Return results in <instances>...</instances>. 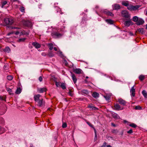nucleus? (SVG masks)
<instances>
[{
    "label": "nucleus",
    "mask_w": 147,
    "mask_h": 147,
    "mask_svg": "<svg viewBox=\"0 0 147 147\" xmlns=\"http://www.w3.org/2000/svg\"><path fill=\"white\" fill-rule=\"evenodd\" d=\"M4 21L7 25H11L14 22V21L12 18H5Z\"/></svg>",
    "instance_id": "obj_1"
},
{
    "label": "nucleus",
    "mask_w": 147,
    "mask_h": 147,
    "mask_svg": "<svg viewBox=\"0 0 147 147\" xmlns=\"http://www.w3.org/2000/svg\"><path fill=\"white\" fill-rule=\"evenodd\" d=\"M36 104L39 107H42L45 105V102L43 98L35 102Z\"/></svg>",
    "instance_id": "obj_2"
},
{
    "label": "nucleus",
    "mask_w": 147,
    "mask_h": 147,
    "mask_svg": "<svg viewBox=\"0 0 147 147\" xmlns=\"http://www.w3.org/2000/svg\"><path fill=\"white\" fill-rule=\"evenodd\" d=\"M22 22L24 26L28 27L31 26L32 23L30 21L24 20H22Z\"/></svg>",
    "instance_id": "obj_3"
},
{
    "label": "nucleus",
    "mask_w": 147,
    "mask_h": 147,
    "mask_svg": "<svg viewBox=\"0 0 147 147\" xmlns=\"http://www.w3.org/2000/svg\"><path fill=\"white\" fill-rule=\"evenodd\" d=\"M127 7V9L130 11L136 10L139 8V7H138V5L134 6L132 5H129Z\"/></svg>",
    "instance_id": "obj_4"
},
{
    "label": "nucleus",
    "mask_w": 147,
    "mask_h": 147,
    "mask_svg": "<svg viewBox=\"0 0 147 147\" xmlns=\"http://www.w3.org/2000/svg\"><path fill=\"white\" fill-rule=\"evenodd\" d=\"M118 102L121 105L125 106L126 105L127 102L121 98H119L118 99Z\"/></svg>",
    "instance_id": "obj_5"
},
{
    "label": "nucleus",
    "mask_w": 147,
    "mask_h": 147,
    "mask_svg": "<svg viewBox=\"0 0 147 147\" xmlns=\"http://www.w3.org/2000/svg\"><path fill=\"white\" fill-rule=\"evenodd\" d=\"M113 10H118L121 8L120 5L118 4H114L112 5Z\"/></svg>",
    "instance_id": "obj_6"
},
{
    "label": "nucleus",
    "mask_w": 147,
    "mask_h": 147,
    "mask_svg": "<svg viewBox=\"0 0 147 147\" xmlns=\"http://www.w3.org/2000/svg\"><path fill=\"white\" fill-rule=\"evenodd\" d=\"M41 95L40 94H37L36 95H35L34 96V100L35 101V102L38 101V100H39L41 99H42V98H40Z\"/></svg>",
    "instance_id": "obj_7"
},
{
    "label": "nucleus",
    "mask_w": 147,
    "mask_h": 147,
    "mask_svg": "<svg viewBox=\"0 0 147 147\" xmlns=\"http://www.w3.org/2000/svg\"><path fill=\"white\" fill-rule=\"evenodd\" d=\"M114 107H115L114 109L117 111L121 110L123 109V108H121V106L117 103L115 105Z\"/></svg>",
    "instance_id": "obj_8"
},
{
    "label": "nucleus",
    "mask_w": 147,
    "mask_h": 147,
    "mask_svg": "<svg viewBox=\"0 0 147 147\" xmlns=\"http://www.w3.org/2000/svg\"><path fill=\"white\" fill-rule=\"evenodd\" d=\"M51 35L54 37L56 38H59L61 37L62 35L60 33L57 32H54L52 33Z\"/></svg>",
    "instance_id": "obj_9"
},
{
    "label": "nucleus",
    "mask_w": 147,
    "mask_h": 147,
    "mask_svg": "<svg viewBox=\"0 0 147 147\" xmlns=\"http://www.w3.org/2000/svg\"><path fill=\"white\" fill-rule=\"evenodd\" d=\"M124 24L125 26L129 27L130 25H133L134 23L131 20H129L125 21L124 22Z\"/></svg>",
    "instance_id": "obj_10"
},
{
    "label": "nucleus",
    "mask_w": 147,
    "mask_h": 147,
    "mask_svg": "<svg viewBox=\"0 0 147 147\" xmlns=\"http://www.w3.org/2000/svg\"><path fill=\"white\" fill-rule=\"evenodd\" d=\"M32 45L36 49H38L41 47V45L36 42H33L32 43Z\"/></svg>",
    "instance_id": "obj_11"
},
{
    "label": "nucleus",
    "mask_w": 147,
    "mask_h": 147,
    "mask_svg": "<svg viewBox=\"0 0 147 147\" xmlns=\"http://www.w3.org/2000/svg\"><path fill=\"white\" fill-rule=\"evenodd\" d=\"M144 22V20L140 18L138 19V21L136 23V24L138 25H140L143 24Z\"/></svg>",
    "instance_id": "obj_12"
},
{
    "label": "nucleus",
    "mask_w": 147,
    "mask_h": 147,
    "mask_svg": "<svg viewBox=\"0 0 147 147\" xmlns=\"http://www.w3.org/2000/svg\"><path fill=\"white\" fill-rule=\"evenodd\" d=\"M122 16L124 18H128L129 17V13L126 11H123L122 13Z\"/></svg>",
    "instance_id": "obj_13"
},
{
    "label": "nucleus",
    "mask_w": 147,
    "mask_h": 147,
    "mask_svg": "<svg viewBox=\"0 0 147 147\" xmlns=\"http://www.w3.org/2000/svg\"><path fill=\"white\" fill-rule=\"evenodd\" d=\"M47 90L46 88H38L37 89V91L38 93H42L44 92H46Z\"/></svg>",
    "instance_id": "obj_14"
},
{
    "label": "nucleus",
    "mask_w": 147,
    "mask_h": 147,
    "mask_svg": "<svg viewBox=\"0 0 147 147\" xmlns=\"http://www.w3.org/2000/svg\"><path fill=\"white\" fill-rule=\"evenodd\" d=\"M93 105L92 104H90L88 105V108H90L92 110H98V109L96 107H95L93 106Z\"/></svg>",
    "instance_id": "obj_15"
},
{
    "label": "nucleus",
    "mask_w": 147,
    "mask_h": 147,
    "mask_svg": "<svg viewBox=\"0 0 147 147\" xmlns=\"http://www.w3.org/2000/svg\"><path fill=\"white\" fill-rule=\"evenodd\" d=\"M73 71L76 74H82V70L80 68H77L74 69Z\"/></svg>",
    "instance_id": "obj_16"
},
{
    "label": "nucleus",
    "mask_w": 147,
    "mask_h": 147,
    "mask_svg": "<svg viewBox=\"0 0 147 147\" xmlns=\"http://www.w3.org/2000/svg\"><path fill=\"white\" fill-rule=\"evenodd\" d=\"M111 113L112 116L115 119H119L120 118L119 116L117 113L114 112H112Z\"/></svg>",
    "instance_id": "obj_17"
},
{
    "label": "nucleus",
    "mask_w": 147,
    "mask_h": 147,
    "mask_svg": "<svg viewBox=\"0 0 147 147\" xmlns=\"http://www.w3.org/2000/svg\"><path fill=\"white\" fill-rule=\"evenodd\" d=\"M134 86L132 87L130 90V92L131 93V95L133 97H134L135 95V90L134 88Z\"/></svg>",
    "instance_id": "obj_18"
},
{
    "label": "nucleus",
    "mask_w": 147,
    "mask_h": 147,
    "mask_svg": "<svg viewBox=\"0 0 147 147\" xmlns=\"http://www.w3.org/2000/svg\"><path fill=\"white\" fill-rule=\"evenodd\" d=\"M71 76L72 78V79L73 80V81L74 84H75L77 82V79L76 78V77L75 75L73 74L71 72Z\"/></svg>",
    "instance_id": "obj_19"
},
{
    "label": "nucleus",
    "mask_w": 147,
    "mask_h": 147,
    "mask_svg": "<svg viewBox=\"0 0 147 147\" xmlns=\"http://www.w3.org/2000/svg\"><path fill=\"white\" fill-rule=\"evenodd\" d=\"M51 80L54 81L55 82L56 85L57 86V84L58 83L57 82V78L55 77V76H52L51 78Z\"/></svg>",
    "instance_id": "obj_20"
},
{
    "label": "nucleus",
    "mask_w": 147,
    "mask_h": 147,
    "mask_svg": "<svg viewBox=\"0 0 147 147\" xmlns=\"http://www.w3.org/2000/svg\"><path fill=\"white\" fill-rule=\"evenodd\" d=\"M92 96L94 98H97L98 97L99 94L96 92H94L92 94Z\"/></svg>",
    "instance_id": "obj_21"
},
{
    "label": "nucleus",
    "mask_w": 147,
    "mask_h": 147,
    "mask_svg": "<svg viewBox=\"0 0 147 147\" xmlns=\"http://www.w3.org/2000/svg\"><path fill=\"white\" fill-rule=\"evenodd\" d=\"M105 21L110 24H113L114 23V21L111 19H106Z\"/></svg>",
    "instance_id": "obj_22"
},
{
    "label": "nucleus",
    "mask_w": 147,
    "mask_h": 147,
    "mask_svg": "<svg viewBox=\"0 0 147 147\" xmlns=\"http://www.w3.org/2000/svg\"><path fill=\"white\" fill-rule=\"evenodd\" d=\"M121 4H122V5L123 6L127 7L129 5V3H128V1H122Z\"/></svg>",
    "instance_id": "obj_23"
},
{
    "label": "nucleus",
    "mask_w": 147,
    "mask_h": 147,
    "mask_svg": "<svg viewBox=\"0 0 147 147\" xmlns=\"http://www.w3.org/2000/svg\"><path fill=\"white\" fill-rule=\"evenodd\" d=\"M137 31L140 33L142 34H144L145 33V32L143 28H139L138 29Z\"/></svg>",
    "instance_id": "obj_24"
},
{
    "label": "nucleus",
    "mask_w": 147,
    "mask_h": 147,
    "mask_svg": "<svg viewBox=\"0 0 147 147\" xmlns=\"http://www.w3.org/2000/svg\"><path fill=\"white\" fill-rule=\"evenodd\" d=\"M84 120L86 122V123L91 127L93 128V129H94H94H95V128L93 126V125L91 123H90L88 121L86 120V119H84Z\"/></svg>",
    "instance_id": "obj_25"
},
{
    "label": "nucleus",
    "mask_w": 147,
    "mask_h": 147,
    "mask_svg": "<svg viewBox=\"0 0 147 147\" xmlns=\"http://www.w3.org/2000/svg\"><path fill=\"white\" fill-rule=\"evenodd\" d=\"M22 91V89L20 87L18 88L16 91L15 92V93L17 94H19Z\"/></svg>",
    "instance_id": "obj_26"
},
{
    "label": "nucleus",
    "mask_w": 147,
    "mask_h": 147,
    "mask_svg": "<svg viewBox=\"0 0 147 147\" xmlns=\"http://www.w3.org/2000/svg\"><path fill=\"white\" fill-rule=\"evenodd\" d=\"M142 94L145 98H147V92L146 91L144 90L142 91Z\"/></svg>",
    "instance_id": "obj_27"
},
{
    "label": "nucleus",
    "mask_w": 147,
    "mask_h": 147,
    "mask_svg": "<svg viewBox=\"0 0 147 147\" xmlns=\"http://www.w3.org/2000/svg\"><path fill=\"white\" fill-rule=\"evenodd\" d=\"M145 76L142 75H140L139 77V79L141 81H143L145 79Z\"/></svg>",
    "instance_id": "obj_28"
},
{
    "label": "nucleus",
    "mask_w": 147,
    "mask_h": 147,
    "mask_svg": "<svg viewBox=\"0 0 147 147\" xmlns=\"http://www.w3.org/2000/svg\"><path fill=\"white\" fill-rule=\"evenodd\" d=\"M10 49L8 47H5V49L3 50V51L7 53H9L10 51Z\"/></svg>",
    "instance_id": "obj_29"
},
{
    "label": "nucleus",
    "mask_w": 147,
    "mask_h": 147,
    "mask_svg": "<svg viewBox=\"0 0 147 147\" xmlns=\"http://www.w3.org/2000/svg\"><path fill=\"white\" fill-rule=\"evenodd\" d=\"M49 49L52 50L53 48V44L52 43H50L48 44V45Z\"/></svg>",
    "instance_id": "obj_30"
},
{
    "label": "nucleus",
    "mask_w": 147,
    "mask_h": 147,
    "mask_svg": "<svg viewBox=\"0 0 147 147\" xmlns=\"http://www.w3.org/2000/svg\"><path fill=\"white\" fill-rule=\"evenodd\" d=\"M47 55L50 57H52L54 56V54L52 51H50L49 52Z\"/></svg>",
    "instance_id": "obj_31"
},
{
    "label": "nucleus",
    "mask_w": 147,
    "mask_h": 147,
    "mask_svg": "<svg viewBox=\"0 0 147 147\" xmlns=\"http://www.w3.org/2000/svg\"><path fill=\"white\" fill-rule=\"evenodd\" d=\"M60 86L63 90H64L66 88V86L65 83H61Z\"/></svg>",
    "instance_id": "obj_32"
},
{
    "label": "nucleus",
    "mask_w": 147,
    "mask_h": 147,
    "mask_svg": "<svg viewBox=\"0 0 147 147\" xmlns=\"http://www.w3.org/2000/svg\"><path fill=\"white\" fill-rule=\"evenodd\" d=\"M139 18L137 16H134L133 18V20L136 23L138 21V20Z\"/></svg>",
    "instance_id": "obj_33"
},
{
    "label": "nucleus",
    "mask_w": 147,
    "mask_h": 147,
    "mask_svg": "<svg viewBox=\"0 0 147 147\" xmlns=\"http://www.w3.org/2000/svg\"><path fill=\"white\" fill-rule=\"evenodd\" d=\"M82 92L83 93L86 94V95H88L89 94V92L87 90H83L82 91Z\"/></svg>",
    "instance_id": "obj_34"
},
{
    "label": "nucleus",
    "mask_w": 147,
    "mask_h": 147,
    "mask_svg": "<svg viewBox=\"0 0 147 147\" xmlns=\"http://www.w3.org/2000/svg\"><path fill=\"white\" fill-rule=\"evenodd\" d=\"M26 39V38H20L18 40V42H23Z\"/></svg>",
    "instance_id": "obj_35"
},
{
    "label": "nucleus",
    "mask_w": 147,
    "mask_h": 147,
    "mask_svg": "<svg viewBox=\"0 0 147 147\" xmlns=\"http://www.w3.org/2000/svg\"><path fill=\"white\" fill-rule=\"evenodd\" d=\"M5 131V129L3 127H1V126H0V134H1Z\"/></svg>",
    "instance_id": "obj_36"
},
{
    "label": "nucleus",
    "mask_w": 147,
    "mask_h": 147,
    "mask_svg": "<svg viewBox=\"0 0 147 147\" xmlns=\"http://www.w3.org/2000/svg\"><path fill=\"white\" fill-rule=\"evenodd\" d=\"M94 132L95 133V136L94 139V140L95 141L97 140V135L96 134V131L95 129H94Z\"/></svg>",
    "instance_id": "obj_37"
},
{
    "label": "nucleus",
    "mask_w": 147,
    "mask_h": 147,
    "mask_svg": "<svg viewBox=\"0 0 147 147\" xmlns=\"http://www.w3.org/2000/svg\"><path fill=\"white\" fill-rule=\"evenodd\" d=\"M7 3V1H4L1 3V7L3 8L4 6Z\"/></svg>",
    "instance_id": "obj_38"
},
{
    "label": "nucleus",
    "mask_w": 147,
    "mask_h": 147,
    "mask_svg": "<svg viewBox=\"0 0 147 147\" xmlns=\"http://www.w3.org/2000/svg\"><path fill=\"white\" fill-rule=\"evenodd\" d=\"M129 125L130 127L134 128H136L137 126V125L136 124L133 123L129 124Z\"/></svg>",
    "instance_id": "obj_39"
},
{
    "label": "nucleus",
    "mask_w": 147,
    "mask_h": 147,
    "mask_svg": "<svg viewBox=\"0 0 147 147\" xmlns=\"http://www.w3.org/2000/svg\"><path fill=\"white\" fill-rule=\"evenodd\" d=\"M6 90L10 94H12V90L11 89L9 88H6Z\"/></svg>",
    "instance_id": "obj_40"
},
{
    "label": "nucleus",
    "mask_w": 147,
    "mask_h": 147,
    "mask_svg": "<svg viewBox=\"0 0 147 147\" xmlns=\"http://www.w3.org/2000/svg\"><path fill=\"white\" fill-rule=\"evenodd\" d=\"M25 9L24 7L23 6H21L20 8V11L23 12H24Z\"/></svg>",
    "instance_id": "obj_41"
},
{
    "label": "nucleus",
    "mask_w": 147,
    "mask_h": 147,
    "mask_svg": "<svg viewBox=\"0 0 147 147\" xmlns=\"http://www.w3.org/2000/svg\"><path fill=\"white\" fill-rule=\"evenodd\" d=\"M134 109L136 110H141L142 109V107L140 106H137L135 107Z\"/></svg>",
    "instance_id": "obj_42"
},
{
    "label": "nucleus",
    "mask_w": 147,
    "mask_h": 147,
    "mask_svg": "<svg viewBox=\"0 0 147 147\" xmlns=\"http://www.w3.org/2000/svg\"><path fill=\"white\" fill-rule=\"evenodd\" d=\"M7 79L9 80H11L13 79V77L11 76H7Z\"/></svg>",
    "instance_id": "obj_43"
},
{
    "label": "nucleus",
    "mask_w": 147,
    "mask_h": 147,
    "mask_svg": "<svg viewBox=\"0 0 147 147\" xmlns=\"http://www.w3.org/2000/svg\"><path fill=\"white\" fill-rule=\"evenodd\" d=\"M57 12H59V13L61 14H63V13L62 12L61 10V9H60V8H59L58 7H57Z\"/></svg>",
    "instance_id": "obj_44"
},
{
    "label": "nucleus",
    "mask_w": 147,
    "mask_h": 147,
    "mask_svg": "<svg viewBox=\"0 0 147 147\" xmlns=\"http://www.w3.org/2000/svg\"><path fill=\"white\" fill-rule=\"evenodd\" d=\"M104 97L106 100L107 101H109L110 100V97L109 96L106 95Z\"/></svg>",
    "instance_id": "obj_45"
},
{
    "label": "nucleus",
    "mask_w": 147,
    "mask_h": 147,
    "mask_svg": "<svg viewBox=\"0 0 147 147\" xmlns=\"http://www.w3.org/2000/svg\"><path fill=\"white\" fill-rule=\"evenodd\" d=\"M67 127V124L66 123H63L62 125V127L63 128L66 127Z\"/></svg>",
    "instance_id": "obj_46"
},
{
    "label": "nucleus",
    "mask_w": 147,
    "mask_h": 147,
    "mask_svg": "<svg viewBox=\"0 0 147 147\" xmlns=\"http://www.w3.org/2000/svg\"><path fill=\"white\" fill-rule=\"evenodd\" d=\"M107 16H114V14H113L111 12L109 11V14Z\"/></svg>",
    "instance_id": "obj_47"
},
{
    "label": "nucleus",
    "mask_w": 147,
    "mask_h": 147,
    "mask_svg": "<svg viewBox=\"0 0 147 147\" xmlns=\"http://www.w3.org/2000/svg\"><path fill=\"white\" fill-rule=\"evenodd\" d=\"M68 94L70 96H73V94H72L71 91L70 90H69V92H68Z\"/></svg>",
    "instance_id": "obj_48"
},
{
    "label": "nucleus",
    "mask_w": 147,
    "mask_h": 147,
    "mask_svg": "<svg viewBox=\"0 0 147 147\" xmlns=\"http://www.w3.org/2000/svg\"><path fill=\"white\" fill-rule=\"evenodd\" d=\"M133 133V131L132 129H130L129 131H127V133L128 134H131Z\"/></svg>",
    "instance_id": "obj_49"
},
{
    "label": "nucleus",
    "mask_w": 147,
    "mask_h": 147,
    "mask_svg": "<svg viewBox=\"0 0 147 147\" xmlns=\"http://www.w3.org/2000/svg\"><path fill=\"white\" fill-rule=\"evenodd\" d=\"M109 11H105L104 12V13L105 14L108 15L109 14Z\"/></svg>",
    "instance_id": "obj_50"
},
{
    "label": "nucleus",
    "mask_w": 147,
    "mask_h": 147,
    "mask_svg": "<svg viewBox=\"0 0 147 147\" xmlns=\"http://www.w3.org/2000/svg\"><path fill=\"white\" fill-rule=\"evenodd\" d=\"M47 54L45 52H43L42 53L41 55L43 56H45L47 55Z\"/></svg>",
    "instance_id": "obj_51"
},
{
    "label": "nucleus",
    "mask_w": 147,
    "mask_h": 147,
    "mask_svg": "<svg viewBox=\"0 0 147 147\" xmlns=\"http://www.w3.org/2000/svg\"><path fill=\"white\" fill-rule=\"evenodd\" d=\"M0 99L2 100H5V98H3V97L1 96H0Z\"/></svg>",
    "instance_id": "obj_52"
},
{
    "label": "nucleus",
    "mask_w": 147,
    "mask_h": 147,
    "mask_svg": "<svg viewBox=\"0 0 147 147\" xmlns=\"http://www.w3.org/2000/svg\"><path fill=\"white\" fill-rule=\"evenodd\" d=\"M11 28L12 29H20V28H19V27H18L13 26V27H12Z\"/></svg>",
    "instance_id": "obj_53"
},
{
    "label": "nucleus",
    "mask_w": 147,
    "mask_h": 147,
    "mask_svg": "<svg viewBox=\"0 0 147 147\" xmlns=\"http://www.w3.org/2000/svg\"><path fill=\"white\" fill-rule=\"evenodd\" d=\"M39 81L41 82L42 81V77L41 76H40L39 78Z\"/></svg>",
    "instance_id": "obj_54"
},
{
    "label": "nucleus",
    "mask_w": 147,
    "mask_h": 147,
    "mask_svg": "<svg viewBox=\"0 0 147 147\" xmlns=\"http://www.w3.org/2000/svg\"><path fill=\"white\" fill-rule=\"evenodd\" d=\"M112 132L113 133H116L117 132V131L116 130L113 129L112 131Z\"/></svg>",
    "instance_id": "obj_55"
},
{
    "label": "nucleus",
    "mask_w": 147,
    "mask_h": 147,
    "mask_svg": "<svg viewBox=\"0 0 147 147\" xmlns=\"http://www.w3.org/2000/svg\"><path fill=\"white\" fill-rule=\"evenodd\" d=\"M13 33H14L13 32H10L8 33L7 35L8 36H9L11 34H13Z\"/></svg>",
    "instance_id": "obj_56"
},
{
    "label": "nucleus",
    "mask_w": 147,
    "mask_h": 147,
    "mask_svg": "<svg viewBox=\"0 0 147 147\" xmlns=\"http://www.w3.org/2000/svg\"><path fill=\"white\" fill-rule=\"evenodd\" d=\"M57 86H56L57 87H58L59 86H60V85L61 84H61V82H57Z\"/></svg>",
    "instance_id": "obj_57"
},
{
    "label": "nucleus",
    "mask_w": 147,
    "mask_h": 147,
    "mask_svg": "<svg viewBox=\"0 0 147 147\" xmlns=\"http://www.w3.org/2000/svg\"><path fill=\"white\" fill-rule=\"evenodd\" d=\"M19 33V31H16L15 33V34L16 35H18Z\"/></svg>",
    "instance_id": "obj_58"
},
{
    "label": "nucleus",
    "mask_w": 147,
    "mask_h": 147,
    "mask_svg": "<svg viewBox=\"0 0 147 147\" xmlns=\"http://www.w3.org/2000/svg\"><path fill=\"white\" fill-rule=\"evenodd\" d=\"M107 144V143L106 142H104V143H103L102 145L104 146H105V147L106 146V145Z\"/></svg>",
    "instance_id": "obj_59"
},
{
    "label": "nucleus",
    "mask_w": 147,
    "mask_h": 147,
    "mask_svg": "<svg viewBox=\"0 0 147 147\" xmlns=\"http://www.w3.org/2000/svg\"><path fill=\"white\" fill-rule=\"evenodd\" d=\"M22 34H24V35H28V32H25L24 33H23V32L22 33Z\"/></svg>",
    "instance_id": "obj_60"
},
{
    "label": "nucleus",
    "mask_w": 147,
    "mask_h": 147,
    "mask_svg": "<svg viewBox=\"0 0 147 147\" xmlns=\"http://www.w3.org/2000/svg\"><path fill=\"white\" fill-rule=\"evenodd\" d=\"M85 83L87 84L88 83V81H87V80L86 79H85Z\"/></svg>",
    "instance_id": "obj_61"
},
{
    "label": "nucleus",
    "mask_w": 147,
    "mask_h": 147,
    "mask_svg": "<svg viewBox=\"0 0 147 147\" xmlns=\"http://www.w3.org/2000/svg\"><path fill=\"white\" fill-rule=\"evenodd\" d=\"M111 125H112V126H113L114 127H115L116 126V125H115V124H114V123H111Z\"/></svg>",
    "instance_id": "obj_62"
},
{
    "label": "nucleus",
    "mask_w": 147,
    "mask_h": 147,
    "mask_svg": "<svg viewBox=\"0 0 147 147\" xmlns=\"http://www.w3.org/2000/svg\"><path fill=\"white\" fill-rule=\"evenodd\" d=\"M54 49L55 51H57V48L56 47H54Z\"/></svg>",
    "instance_id": "obj_63"
},
{
    "label": "nucleus",
    "mask_w": 147,
    "mask_h": 147,
    "mask_svg": "<svg viewBox=\"0 0 147 147\" xmlns=\"http://www.w3.org/2000/svg\"><path fill=\"white\" fill-rule=\"evenodd\" d=\"M107 147H112L111 145H107Z\"/></svg>",
    "instance_id": "obj_64"
}]
</instances>
